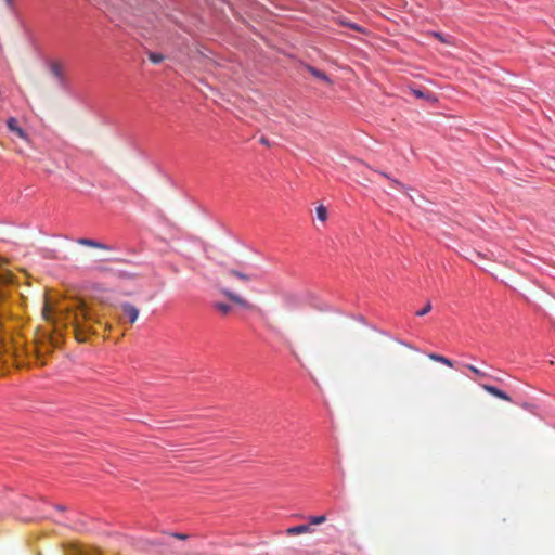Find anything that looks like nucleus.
I'll return each instance as SVG.
<instances>
[{"mask_svg": "<svg viewBox=\"0 0 555 555\" xmlns=\"http://www.w3.org/2000/svg\"><path fill=\"white\" fill-rule=\"evenodd\" d=\"M50 72L57 80L59 85L61 87H65L66 83V76L63 69V66L60 62L53 61L50 63Z\"/></svg>", "mask_w": 555, "mask_h": 555, "instance_id": "obj_3", "label": "nucleus"}, {"mask_svg": "<svg viewBox=\"0 0 555 555\" xmlns=\"http://www.w3.org/2000/svg\"><path fill=\"white\" fill-rule=\"evenodd\" d=\"M111 328H112L111 324H105V330L106 331H111Z\"/></svg>", "mask_w": 555, "mask_h": 555, "instance_id": "obj_28", "label": "nucleus"}, {"mask_svg": "<svg viewBox=\"0 0 555 555\" xmlns=\"http://www.w3.org/2000/svg\"><path fill=\"white\" fill-rule=\"evenodd\" d=\"M428 358L430 360H433V361L442 363V364H444V365H447L449 367H453V362L450 359H448V358H446L443 356H440V354H437V353H429Z\"/></svg>", "mask_w": 555, "mask_h": 555, "instance_id": "obj_11", "label": "nucleus"}, {"mask_svg": "<svg viewBox=\"0 0 555 555\" xmlns=\"http://www.w3.org/2000/svg\"><path fill=\"white\" fill-rule=\"evenodd\" d=\"M124 313L129 318L130 323H134L139 318V309L129 302L121 305Z\"/></svg>", "mask_w": 555, "mask_h": 555, "instance_id": "obj_6", "label": "nucleus"}, {"mask_svg": "<svg viewBox=\"0 0 555 555\" xmlns=\"http://www.w3.org/2000/svg\"><path fill=\"white\" fill-rule=\"evenodd\" d=\"M306 68L315 78L321 79V80H323L324 82H326L328 85L332 83V80L330 79V77L325 73H323V72H321V70H319L315 67H312L310 65H307Z\"/></svg>", "mask_w": 555, "mask_h": 555, "instance_id": "obj_10", "label": "nucleus"}, {"mask_svg": "<svg viewBox=\"0 0 555 555\" xmlns=\"http://www.w3.org/2000/svg\"><path fill=\"white\" fill-rule=\"evenodd\" d=\"M347 25L349 26V24H347ZM350 27L353 28V29L360 30V28L357 27L356 25H350Z\"/></svg>", "mask_w": 555, "mask_h": 555, "instance_id": "obj_29", "label": "nucleus"}, {"mask_svg": "<svg viewBox=\"0 0 555 555\" xmlns=\"http://www.w3.org/2000/svg\"><path fill=\"white\" fill-rule=\"evenodd\" d=\"M220 293L222 295H224L227 298H229L231 301H233L234 304H236L245 309H249L251 307V305L246 299H244L242 296L237 295L236 293L230 291L229 288L222 287V288H220Z\"/></svg>", "mask_w": 555, "mask_h": 555, "instance_id": "obj_2", "label": "nucleus"}, {"mask_svg": "<svg viewBox=\"0 0 555 555\" xmlns=\"http://www.w3.org/2000/svg\"><path fill=\"white\" fill-rule=\"evenodd\" d=\"M468 259H469L473 263L477 264V263H478V261H480V260H482V259H486V256H485L483 254L479 253V251H475V250H474V251H472V254H470V256L468 257Z\"/></svg>", "mask_w": 555, "mask_h": 555, "instance_id": "obj_18", "label": "nucleus"}, {"mask_svg": "<svg viewBox=\"0 0 555 555\" xmlns=\"http://www.w3.org/2000/svg\"><path fill=\"white\" fill-rule=\"evenodd\" d=\"M152 544L160 545V544H166V543L164 541H154V542H152Z\"/></svg>", "mask_w": 555, "mask_h": 555, "instance_id": "obj_26", "label": "nucleus"}, {"mask_svg": "<svg viewBox=\"0 0 555 555\" xmlns=\"http://www.w3.org/2000/svg\"><path fill=\"white\" fill-rule=\"evenodd\" d=\"M78 244L83 245V246L94 247V248H101V249L106 248L103 244L95 242L93 240H90V238H79Z\"/></svg>", "mask_w": 555, "mask_h": 555, "instance_id": "obj_13", "label": "nucleus"}, {"mask_svg": "<svg viewBox=\"0 0 555 555\" xmlns=\"http://www.w3.org/2000/svg\"><path fill=\"white\" fill-rule=\"evenodd\" d=\"M466 367L472 371L474 374H476L477 376L479 377H486L487 374L485 372H481L479 369H477L476 366L472 365V364H467Z\"/></svg>", "mask_w": 555, "mask_h": 555, "instance_id": "obj_19", "label": "nucleus"}, {"mask_svg": "<svg viewBox=\"0 0 555 555\" xmlns=\"http://www.w3.org/2000/svg\"><path fill=\"white\" fill-rule=\"evenodd\" d=\"M42 315H43L44 320H47L49 322H54L53 311L48 304H46V306L43 308Z\"/></svg>", "mask_w": 555, "mask_h": 555, "instance_id": "obj_17", "label": "nucleus"}, {"mask_svg": "<svg viewBox=\"0 0 555 555\" xmlns=\"http://www.w3.org/2000/svg\"><path fill=\"white\" fill-rule=\"evenodd\" d=\"M228 276H233L238 279L242 282H249L254 276L251 274L244 273L242 271L230 269L225 272Z\"/></svg>", "mask_w": 555, "mask_h": 555, "instance_id": "obj_9", "label": "nucleus"}, {"mask_svg": "<svg viewBox=\"0 0 555 555\" xmlns=\"http://www.w3.org/2000/svg\"><path fill=\"white\" fill-rule=\"evenodd\" d=\"M431 310V305L428 302L422 310L416 312V315L423 317Z\"/></svg>", "mask_w": 555, "mask_h": 555, "instance_id": "obj_21", "label": "nucleus"}, {"mask_svg": "<svg viewBox=\"0 0 555 555\" xmlns=\"http://www.w3.org/2000/svg\"><path fill=\"white\" fill-rule=\"evenodd\" d=\"M49 346H47L42 343L41 345L36 347L37 357L39 358L43 352L50 351L51 347H56L61 344V339L59 337L49 335Z\"/></svg>", "mask_w": 555, "mask_h": 555, "instance_id": "obj_7", "label": "nucleus"}, {"mask_svg": "<svg viewBox=\"0 0 555 555\" xmlns=\"http://www.w3.org/2000/svg\"><path fill=\"white\" fill-rule=\"evenodd\" d=\"M149 60L154 63V64H159L160 62L164 61L165 56L160 53H156V52H149Z\"/></svg>", "mask_w": 555, "mask_h": 555, "instance_id": "obj_16", "label": "nucleus"}, {"mask_svg": "<svg viewBox=\"0 0 555 555\" xmlns=\"http://www.w3.org/2000/svg\"><path fill=\"white\" fill-rule=\"evenodd\" d=\"M4 1H5L7 5H8L9 8H12V5H13V0H4Z\"/></svg>", "mask_w": 555, "mask_h": 555, "instance_id": "obj_25", "label": "nucleus"}, {"mask_svg": "<svg viewBox=\"0 0 555 555\" xmlns=\"http://www.w3.org/2000/svg\"><path fill=\"white\" fill-rule=\"evenodd\" d=\"M317 217L320 221L325 222L327 219V209L323 205H319L315 209Z\"/></svg>", "mask_w": 555, "mask_h": 555, "instance_id": "obj_14", "label": "nucleus"}, {"mask_svg": "<svg viewBox=\"0 0 555 555\" xmlns=\"http://www.w3.org/2000/svg\"><path fill=\"white\" fill-rule=\"evenodd\" d=\"M259 142L266 146H270V142L266 137H261Z\"/></svg>", "mask_w": 555, "mask_h": 555, "instance_id": "obj_23", "label": "nucleus"}, {"mask_svg": "<svg viewBox=\"0 0 555 555\" xmlns=\"http://www.w3.org/2000/svg\"><path fill=\"white\" fill-rule=\"evenodd\" d=\"M379 173H380L383 177H385V178L389 179L393 185H398V186H400V188L404 189V185H403L400 181H398V180H396V179H391V178H390L386 172H379Z\"/></svg>", "mask_w": 555, "mask_h": 555, "instance_id": "obj_20", "label": "nucleus"}, {"mask_svg": "<svg viewBox=\"0 0 555 555\" xmlns=\"http://www.w3.org/2000/svg\"><path fill=\"white\" fill-rule=\"evenodd\" d=\"M413 93L415 94L416 98H425L424 92L421 90H414Z\"/></svg>", "mask_w": 555, "mask_h": 555, "instance_id": "obj_24", "label": "nucleus"}, {"mask_svg": "<svg viewBox=\"0 0 555 555\" xmlns=\"http://www.w3.org/2000/svg\"><path fill=\"white\" fill-rule=\"evenodd\" d=\"M7 126L9 128V130L11 132H13L16 137L27 141L28 140V135L27 133L24 131V129H22L18 125V121L16 118L14 117H10L7 121Z\"/></svg>", "mask_w": 555, "mask_h": 555, "instance_id": "obj_4", "label": "nucleus"}, {"mask_svg": "<svg viewBox=\"0 0 555 555\" xmlns=\"http://www.w3.org/2000/svg\"><path fill=\"white\" fill-rule=\"evenodd\" d=\"M212 307L215 310L220 312L222 315H227L231 311V306L225 302H221V301L214 302Z\"/></svg>", "mask_w": 555, "mask_h": 555, "instance_id": "obj_12", "label": "nucleus"}, {"mask_svg": "<svg viewBox=\"0 0 555 555\" xmlns=\"http://www.w3.org/2000/svg\"><path fill=\"white\" fill-rule=\"evenodd\" d=\"M64 320L67 325L72 326L78 343H86L91 335L95 334L92 323L101 324L100 313L80 299L66 308Z\"/></svg>", "mask_w": 555, "mask_h": 555, "instance_id": "obj_1", "label": "nucleus"}, {"mask_svg": "<svg viewBox=\"0 0 555 555\" xmlns=\"http://www.w3.org/2000/svg\"><path fill=\"white\" fill-rule=\"evenodd\" d=\"M314 530L313 528L308 524H302L294 527H289L286 529L287 535H298V534H305V533H312Z\"/></svg>", "mask_w": 555, "mask_h": 555, "instance_id": "obj_5", "label": "nucleus"}, {"mask_svg": "<svg viewBox=\"0 0 555 555\" xmlns=\"http://www.w3.org/2000/svg\"><path fill=\"white\" fill-rule=\"evenodd\" d=\"M308 519H309L308 525H310L311 527H312V525H321L326 521V517L324 515L309 516Z\"/></svg>", "mask_w": 555, "mask_h": 555, "instance_id": "obj_15", "label": "nucleus"}, {"mask_svg": "<svg viewBox=\"0 0 555 555\" xmlns=\"http://www.w3.org/2000/svg\"><path fill=\"white\" fill-rule=\"evenodd\" d=\"M435 36L440 40V41H443V38L440 34H435Z\"/></svg>", "mask_w": 555, "mask_h": 555, "instance_id": "obj_27", "label": "nucleus"}, {"mask_svg": "<svg viewBox=\"0 0 555 555\" xmlns=\"http://www.w3.org/2000/svg\"><path fill=\"white\" fill-rule=\"evenodd\" d=\"M482 388L489 392L490 395L499 398V399H502V400H505V401H511V397L504 392L503 390L494 387V386H491V385H482Z\"/></svg>", "mask_w": 555, "mask_h": 555, "instance_id": "obj_8", "label": "nucleus"}, {"mask_svg": "<svg viewBox=\"0 0 555 555\" xmlns=\"http://www.w3.org/2000/svg\"><path fill=\"white\" fill-rule=\"evenodd\" d=\"M171 537L179 539V540H186L188 535L184 533H170Z\"/></svg>", "mask_w": 555, "mask_h": 555, "instance_id": "obj_22", "label": "nucleus"}]
</instances>
